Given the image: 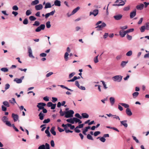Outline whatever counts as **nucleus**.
<instances>
[{
  "label": "nucleus",
  "instance_id": "1a4fd4ad",
  "mask_svg": "<svg viewBox=\"0 0 149 149\" xmlns=\"http://www.w3.org/2000/svg\"><path fill=\"white\" fill-rule=\"evenodd\" d=\"M99 13V10L95 9L92 12H90L89 14V15H93L94 17L96 16Z\"/></svg>",
  "mask_w": 149,
  "mask_h": 149
},
{
  "label": "nucleus",
  "instance_id": "a878e982",
  "mask_svg": "<svg viewBox=\"0 0 149 149\" xmlns=\"http://www.w3.org/2000/svg\"><path fill=\"white\" fill-rule=\"evenodd\" d=\"M52 6L49 2L47 3L45 6L44 8L45 9H47L48 8H51L52 7Z\"/></svg>",
  "mask_w": 149,
  "mask_h": 149
},
{
  "label": "nucleus",
  "instance_id": "052dcab7",
  "mask_svg": "<svg viewBox=\"0 0 149 149\" xmlns=\"http://www.w3.org/2000/svg\"><path fill=\"white\" fill-rule=\"evenodd\" d=\"M127 38L128 40H131L132 39V36L129 35V34H127Z\"/></svg>",
  "mask_w": 149,
  "mask_h": 149
},
{
  "label": "nucleus",
  "instance_id": "e2e57ef3",
  "mask_svg": "<svg viewBox=\"0 0 149 149\" xmlns=\"http://www.w3.org/2000/svg\"><path fill=\"white\" fill-rule=\"evenodd\" d=\"M101 82H102L104 89H107V87L106 85V84L105 82L104 81H101Z\"/></svg>",
  "mask_w": 149,
  "mask_h": 149
},
{
  "label": "nucleus",
  "instance_id": "37998d69",
  "mask_svg": "<svg viewBox=\"0 0 149 149\" xmlns=\"http://www.w3.org/2000/svg\"><path fill=\"white\" fill-rule=\"evenodd\" d=\"M65 112H66V111H64V112L63 111L62 109H61L60 111L59 112L60 116H63L64 115H65Z\"/></svg>",
  "mask_w": 149,
  "mask_h": 149
},
{
  "label": "nucleus",
  "instance_id": "13d9d810",
  "mask_svg": "<svg viewBox=\"0 0 149 149\" xmlns=\"http://www.w3.org/2000/svg\"><path fill=\"white\" fill-rule=\"evenodd\" d=\"M2 110L4 111H6L7 110V108L4 105L1 106Z\"/></svg>",
  "mask_w": 149,
  "mask_h": 149
},
{
  "label": "nucleus",
  "instance_id": "a18cd8bd",
  "mask_svg": "<svg viewBox=\"0 0 149 149\" xmlns=\"http://www.w3.org/2000/svg\"><path fill=\"white\" fill-rule=\"evenodd\" d=\"M18 7L16 5H15L12 7V9L13 10L17 11L18 10Z\"/></svg>",
  "mask_w": 149,
  "mask_h": 149
},
{
  "label": "nucleus",
  "instance_id": "2f4dec72",
  "mask_svg": "<svg viewBox=\"0 0 149 149\" xmlns=\"http://www.w3.org/2000/svg\"><path fill=\"white\" fill-rule=\"evenodd\" d=\"M119 34L120 35V36L121 37H124L126 35L125 34L124 32L123 31V30H120L119 31Z\"/></svg>",
  "mask_w": 149,
  "mask_h": 149
},
{
  "label": "nucleus",
  "instance_id": "09e8293b",
  "mask_svg": "<svg viewBox=\"0 0 149 149\" xmlns=\"http://www.w3.org/2000/svg\"><path fill=\"white\" fill-rule=\"evenodd\" d=\"M75 74V72H73L70 73L69 74V79L71 78L72 77H73Z\"/></svg>",
  "mask_w": 149,
  "mask_h": 149
},
{
  "label": "nucleus",
  "instance_id": "f257e3e1",
  "mask_svg": "<svg viewBox=\"0 0 149 149\" xmlns=\"http://www.w3.org/2000/svg\"><path fill=\"white\" fill-rule=\"evenodd\" d=\"M74 113V112L72 110H69L68 111H66L65 117L67 118L72 117Z\"/></svg>",
  "mask_w": 149,
  "mask_h": 149
},
{
  "label": "nucleus",
  "instance_id": "f8f14e48",
  "mask_svg": "<svg viewBox=\"0 0 149 149\" xmlns=\"http://www.w3.org/2000/svg\"><path fill=\"white\" fill-rule=\"evenodd\" d=\"M136 15V10L135 9L134 10L130 12V18H133Z\"/></svg>",
  "mask_w": 149,
  "mask_h": 149
},
{
  "label": "nucleus",
  "instance_id": "5701e85b",
  "mask_svg": "<svg viewBox=\"0 0 149 149\" xmlns=\"http://www.w3.org/2000/svg\"><path fill=\"white\" fill-rule=\"evenodd\" d=\"M3 122L5 123L9 127H12L13 124H12L9 121L4 120Z\"/></svg>",
  "mask_w": 149,
  "mask_h": 149
},
{
  "label": "nucleus",
  "instance_id": "9d476101",
  "mask_svg": "<svg viewBox=\"0 0 149 149\" xmlns=\"http://www.w3.org/2000/svg\"><path fill=\"white\" fill-rule=\"evenodd\" d=\"M28 49L29 57L33 58H34L35 57L32 55V52L31 47H28Z\"/></svg>",
  "mask_w": 149,
  "mask_h": 149
},
{
  "label": "nucleus",
  "instance_id": "58836bf2",
  "mask_svg": "<svg viewBox=\"0 0 149 149\" xmlns=\"http://www.w3.org/2000/svg\"><path fill=\"white\" fill-rule=\"evenodd\" d=\"M140 31L141 32H143L145 31V30L146 29V26H142L140 28Z\"/></svg>",
  "mask_w": 149,
  "mask_h": 149
},
{
  "label": "nucleus",
  "instance_id": "864d4df0",
  "mask_svg": "<svg viewBox=\"0 0 149 149\" xmlns=\"http://www.w3.org/2000/svg\"><path fill=\"white\" fill-rule=\"evenodd\" d=\"M28 21L27 18H25L23 21V24H24L26 25L28 24Z\"/></svg>",
  "mask_w": 149,
  "mask_h": 149
},
{
  "label": "nucleus",
  "instance_id": "7ed1b4c3",
  "mask_svg": "<svg viewBox=\"0 0 149 149\" xmlns=\"http://www.w3.org/2000/svg\"><path fill=\"white\" fill-rule=\"evenodd\" d=\"M45 27V26L44 24H41L36 29L35 31L38 32L40 31L41 30H44Z\"/></svg>",
  "mask_w": 149,
  "mask_h": 149
},
{
  "label": "nucleus",
  "instance_id": "20e7f679",
  "mask_svg": "<svg viewBox=\"0 0 149 149\" xmlns=\"http://www.w3.org/2000/svg\"><path fill=\"white\" fill-rule=\"evenodd\" d=\"M38 149H50V146L47 143H46L45 145L42 144L39 146Z\"/></svg>",
  "mask_w": 149,
  "mask_h": 149
},
{
  "label": "nucleus",
  "instance_id": "b1692460",
  "mask_svg": "<svg viewBox=\"0 0 149 149\" xmlns=\"http://www.w3.org/2000/svg\"><path fill=\"white\" fill-rule=\"evenodd\" d=\"M109 100L111 105H113L115 102V99L113 97H111L109 98Z\"/></svg>",
  "mask_w": 149,
  "mask_h": 149
},
{
  "label": "nucleus",
  "instance_id": "bf43d9fd",
  "mask_svg": "<svg viewBox=\"0 0 149 149\" xmlns=\"http://www.w3.org/2000/svg\"><path fill=\"white\" fill-rule=\"evenodd\" d=\"M84 124H79L78 126L76 127V128H82L84 126Z\"/></svg>",
  "mask_w": 149,
  "mask_h": 149
},
{
  "label": "nucleus",
  "instance_id": "f03ea898",
  "mask_svg": "<svg viewBox=\"0 0 149 149\" xmlns=\"http://www.w3.org/2000/svg\"><path fill=\"white\" fill-rule=\"evenodd\" d=\"M123 77L120 75H118L113 77L112 79L114 81L120 82L122 79Z\"/></svg>",
  "mask_w": 149,
  "mask_h": 149
},
{
  "label": "nucleus",
  "instance_id": "de8ad7c7",
  "mask_svg": "<svg viewBox=\"0 0 149 149\" xmlns=\"http://www.w3.org/2000/svg\"><path fill=\"white\" fill-rule=\"evenodd\" d=\"M132 54V51L131 50H130L127 53L126 55L127 56H130Z\"/></svg>",
  "mask_w": 149,
  "mask_h": 149
},
{
  "label": "nucleus",
  "instance_id": "c03bdc74",
  "mask_svg": "<svg viewBox=\"0 0 149 149\" xmlns=\"http://www.w3.org/2000/svg\"><path fill=\"white\" fill-rule=\"evenodd\" d=\"M1 70L4 72H8V70L6 68H3L1 69Z\"/></svg>",
  "mask_w": 149,
  "mask_h": 149
},
{
  "label": "nucleus",
  "instance_id": "423d86ee",
  "mask_svg": "<svg viewBox=\"0 0 149 149\" xmlns=\"http://www.w3.org/2000/svg\"><path fill=\"white\" fill-rule=\"evenodd\" d=\"M46 105V104L43 102H40L38 103L37 105V107L38 108V111H40V109H43V108H44V107H45Z\"/></svg>",
  "mask_w": 149,
  "mask_h": 149
},
{
  "label": "nucleus",
  "instance_id": "72a5a7b5",
  "mask_svg": "<svg viewBox=\"0 0 149 149\" xmlns=\"http://www.w3.org/2000/svg\"><path fill=\"white\" fill-rule=\"evenodd\" d=\"M68 127L70 128V129L73 130L75 128V126L74 125H72L70 123L67 124Z\"/></svg>",
  "mask_w": 149,
  "mask_h": 149
},
{
  "label": "nucleus",
  "instance_id": "6e6d98bb",
  "mask_svg": "<svg viewBox=\"0 0 149 149\" xmlns=\"http://www.w3.org/2000/svg\"><path fill=\"white\" fill-rule=\"evenodd\" d=\"M100 134V131L95 132L94 133V135L95 136H97Z\"/></svg>",
  "mask_w": 149,
  "mask_h": 149
},
{
  "label": "nucleus",
  "instance_id": "5fc2aeb1",
  "mask_svg": "<svg viewBox=\"0 0 149 149\" xmlns=\"http://www.w3.org/2000/svg\"><path fill=\"white\" fill-rule=\"evenodd\" d=\"M91 127L90 126H88V127H85L84 131H85L86 132H87L88 129H90Z\"/></svg>",
  "mask_w": 149,
  "mask_h": 149
},
{
  "label": "nucleus",
  "instance_id": "412c9836",
  "mask_svg": "<svg viewBox=\"0 0 149 149\" xmlns=\"http://www.w3.org/2000/svg\"><path fill=\"white\" fill-rule=\"evenodd\" d=\"M74 117L72 118H71L70 119H67L66 120V121L68 122L71 123L72 124H73L74 123Z\"/></svg>",
  "mask_w": 149,
  "mask_h": 149
},
{
  "label": "nucleus",
  "instance_id": "c85d7f7f",
  "mask_svg": "<svg viewBox=\"0 0 149 149\" xmlns=\"http://www.w3.org/2000/svg\"><path fill=\"white\" fill-rule=\"evenodd\" d=\"M119 104H121L125 108H128L129 107V105L127 104L123 103H120Z\"/></svg>",
  "mask_w": 149,
  "mask_h": 149
},
{
  "label": "nucleus",
  "instance_id": "c9c22d12",
  "mask_svg": "<svg viewBox=\"0 0 149 149\" xmlns=\"http://www.w3.org/2000/svg\"><path fill=\"white\" fill-rule=\"evenodd\" d=\"M29 19L31 21H34L36 19V18L33 16H31L29 17Z\"/></svg>",
  "mask_w": 149,
  "mask_h": 149
},
{
  "label": "nucleus",
  "instance_id": "69168bd1",
  "mask_svg": "<svg viewBox=\"0 0 149 149\" xmlns=\"http://www.w3.org/2000/svg\"><path fill=\"white\" fill-rule=\"evenodd\" d=\"M52 102L54 103H55L58 100V99L56 97H52Z\"/></svg>",
  "mask_w": 149,
  "mask_h": 149
},
{
  "label": "nucleus",
  "instance_id": "393cba45",
  "mask_svg": "<svg viewBox=\"0 0 149 149\" xmlns=\"http://www.w3.org/2000/svg\"><path fill=\"white\" fill-rule=\"evenodd\" d=\"M74 122L75 123H78L79 124H80L82 123V121L81 120L79 119V118H77L74 117Z\"/></svg>",
  "mask_w": 149,
  "mask_h": 149
},
{
  "label": "nucleus",
  "instance_id": "dca6fc26",
  "mask_svg": "<svg viewBox=\"0 0 149 149\" xmlns=\"http://www.w3.org/2000/svg\"><path fill=\"white\" fill-rule=\"evenodd\" d=\"M144 6V5L143 3H141L139 5H137L136 7V8L138 10H141L143 9Z\"/></svg>",
  "mask_w": 149,
  "mask_h": 149
},
{
  "label": "nucleus",
  "instance_id": "49530a36",
  "mask_svg": "<svg viewBox=\"0 0 149 149\" xmlns=\"http://www.w3.org/2000/svg\"><path fill=\"white\" fill-rule=\"evenodd\" d=\"M50 121V119L49 118H47L46 119H45L43 121V123H47L49 122Z\"/></svg>",
  "mask_w": 149,
  "mask_h": 149
},
{
  "label": "nucleus",
  "instance_id": "9b49d317",
  "mask_svg": "<svg viewBox=\"0 0 149 149\" xmlns=\"http://www.w3.org/2000/svg\"><path fill=\"white\" fill-rule=\"evenodd\" d=\"M12 117L14 122H16L18 120L19 116L17 114L13 113L12 114Z\"/></svg>",
  "mask_w": 149,
  "mask_h": 149
},
{
  "label": "nucleus",
  "instance_id": "603ef678",
  "mask_svg": "<svg viewBox=\"0 0 149 149\" xmlns=\"http://www.w3.org/2000/svg\"><path fill=\"white\" fill-rule=\"evenodd\" d=\"M31 13V12L30 10H27L26 12V15L27 16H29L30 15Z\"/></svg>",
  "mask_w": 149,
  "mask_h": 149
},
{
  "label": "nucleus",
  "instance_id": "338daca9",
  "mask_svg": "<svg viewBox=\"0 0 149 149\" xmlns=\"http://www.w3.org/2000/svg\"><path fill=\"white\" fill-rule=\"evenodd\" d=\"M53 74V72H51L47 73L46 74V76L47 77H48L50 76L51 75H52Z\"/></svg>",
  "mask_w": 149,
  "mask_h": 149
},
{
  "label": "nucleus",
  "instance_id": "a211bd4d",
  "mask_svg": "<svg viewBox=\"0 0 149 149\" xmlns=\"http://www.w3.org/2000/svg\"><path fill=\"white\" fill-rule=\"evenodd\" d=\"M55 127L54 126L52 127L50 130V131L51 133L54 136L56 135V132L55 131Z\"/></svg>",
  "mask_w": 149,
  "mask_h": 149
},
{
  "label": "nucleus",
  "instance_id": "39448f33",
  "mask_svg": "<svg viewBox=\"0 0 149 149\" xmlns=\"http://www.w3.org/2000/svg\"><path fill=\"white\" fill-rule=\"evenodd\" d=\"M97 26L95 27V28H97V31H99L101 30L102 28L105 27L106 26V24L104 22H102L100 25H97Z\"/></svg>",
  "mask_w": 149,
  "mask_h": 149
},
{
  "label": "nucleus",
  "instance_id": "ddd939ff",
  "mask_svg": "<svg viewBox=\"0 0 149 149\" xmlns=\"http://www.w3.org/2000/svg\"><path fill=\"white\" fill-rule=\"evenodd\" d=\"M123 15L121 14H118L113 16L114 19L116 20H119L121 19Z\"/></svg>",
  "mask_w": 149,
  "mask_h": 149
},
{
  "label": "nucleus",
  "instance_id": "f704fd0d",
  "mask_svg": "<svg viewBox=\"0 0 149 149\" xmlns=\"http://www.w3.org/2000/svg\"><path fill=\"white\" fill-rule=\"evenodd\" d=\"M139 95L138 92H134L132 94V96L134 98H136Z\"/></svg>",
  "mask_w": 149,
  "mask_h": 149
},
{
  "label": "nucleus",
  "instance_id": "cd10ccee",
  "mask_svg": "<svg viewBox=\"0 0 149 149\" xmlns=\"http://www.w3.org/2000/svg\"><path fill=\"white\" fill-rule=\"evenodd\" d=\"M14 81H15L17 84H20L22 82V81L20 79L16 78L14 80Z\"/></svg>",
  "mask_w": 149,
  "mask_h": 149
},
{
  "label": "nucleus",
  "instance_id": "4be33fe9",
  "mask_svg": "<svg viewBox=\"0 0 149 149\" xmlns=\"http://www.w3.org/2000/svg\"><path fill=\"white\" fill-rule=\"evenodd\" d=\"M127 121V120H124L120 122L121 124L123 125L125 128L127 127L128 126L127 124L126 123Z\"/></svg>",
  "mask_w": 149,
  "mask_h": 149
},
{
  "label": "nucleus",
  "instance_id": "7c9ffc66",
  "mask_svg": "<svg viewBox=\"0 0 149 149\" xmlns=\"http://www.w3.org/2000/svg\"><path fill=\"white\" fill-rule=\"evenodd\" d=\"M81 115L83 118H88L89 117V115L86 113H83Z\"/></svg>",
  "mask_w": 149,
  "mask_h": 149
},
{
  "label": "nucleus",
  "instance_id": "c756f323",
  "mask_svg": "<svg viewBox=\"0 0 149 149\" xmlns=\"http://www.w3.org/2000/svg\"><path fill=\"white\" fill-rule=\"evenodd\" d=\"M39 3V1L38 0H35L31 2V3L32 5H35L38 4Z\"/></svg>",
  "mask_w": 149,
  "mask_h": 149
},
{
  "label": "nucleus",
  "instance_id": "a19ab883",
  "mask_svg": "<svg viewBox=\"0 0 149 149\" xmlns=\"http://www.w3.org/2000/svg\"><path fill=\"white\" fill-rule=\"evenodd\" d=\"M9 101L11 103H12L14 104L15 103H16V102L15 101V99L14 98H12L11 99V100H9Z\"/></svg>",
  "mask_w": 149,
  "mask_h": 149
},
{
  "label": "nucleus",
  "instance_id": "774afa93",
  "mask_svg": "<svg viewBox=\"0 0 149 149\" xmlns=\"http://www.w3.org/2000/svg\"><path fill=\"white\" fill-rule=\"evenodd\" d=\"M50 144L52 147H54L55 146L54 141L53 140H52L50 142Z\"/></svg>",
  "mask_w": 149,
  "mask_h": 149
},
{
  "label": "nucleus",
  "instance_id": "f3484780",
  "mask_svg": "<svg viewBox=\"0 0 149 149\" xmlns=\"http://www.w3.org/2000/svg\"><path fill=\"white\" fill-rule=\"evenodd\" d=\"M43 6L41 4L36 5L35 6V9L36 10H41L43 8Z\"/></svg>",
  "mask_w": 149,
  "mask_h": 149
},
{
  "label": "nucleus",
  "instance_id": "0e129e2a",
  "mask_svg": "<svg viewBox=\"0 0 149 149\" xmlns=\"http://www.w3.org/2000/svg\"><path fill=\"white\" fill-rule=\"evenodd\" d=\"M10 85L8 84H6L5 85V89L6 90L9 88Z\"/></svg>",
  "mask_w": 149,
  "mask_h": 149
},
{
  "label": "nucleus",
  "instance_id": "6e6552de",
  "mask_svg": "<svg viewBox=\"0 0 149 149\" xmlns=\"http://www.w3.org/2000/svg\"><path fill=\"white\" fill-rule=\"evenodd\" d=\"M80 7L79 6H78L73 10L70 14L69 15V13H67V15L68 17H69L71 15H72L76 13L80 9Z\"/></svg>",
  "mask_w": 149,
  "mask_h": 149
},
{
  "label": "nucleus",
  "instance_id": "680f3d73",
  "mask_svg": "<svg viewBox=\"0 0 149 149\" xmlns=\"http://www.w3.org/2000/svg\"><path fill=\"white\" fill-rule=\"evenodd\" d=\"M45 132L47 134V136L48 137H50L51 136V134L49 131H45Z\"/></svg>",
  "mask_w": 149,
  "mask_h": 149
},
{
  "label": "nucleus",
  "instance_id": "4c0bfd02",
  "mask_svg": "<svg viewBox=\"0 0 149 149\" xmlns=\"http://www.w3.org/2000/svg\"><path fill=\"white\" fill-rule=\"evenodd\" d=\"M3 104L4 105L7 107H10V105H9V103L6 101H4L3 102Z\"/></svg>",
  "mask_w": 149,
  "mask_h": 149
},
{
  "label": "nucleus",
  "instance_id": "2eb2a0df",
  "mask_svg": "<svg viewBox=\"0 0 149 149\" xmlns=\"http://www.w3.org/2000/svg\"><path fill=\"white\" fill-rule=\"evenodd\" d=\"M54 5L55 6H61V2L60 1L58 0H56L54 1V4L52 5V6Z\"/></svg>",
  "mask_w": 149,
  "mask_h": 149
},
{
  "label": "nucleus",
  "instance_id": "79ce46f5",
  "mask_svg": "<svg viewBox=\"0 0 149 149\" xmlns=\"http://www.w3.org/2000/svg\"><path fill=\"white\" fill-rule=\"evenodd\" d=\"M87 138L89 140H93V138L92 136L89 134H88L87 135Z\"/></svg>",
  "mask_w": 149,
  "mask_h": 149
},
{
  "label": "nucleus",
  "instance_id": "473e14b6",
  "mask_svg": "<svg viewBox=\"0 0 149 149\" xmlns=\"http://www.w3.org/2000/svg\"><path fill=\"white\" fill-rule=\"evenodd\" d=\"M97 139H99L100 140L103 142H104L105 141H106V139L103 137H98L97 138Z\"/></svg>",
  "mask_w": 149,
  "mask_h": 149
},
{
  "label": "nucleus",
  "instance_id": "6ab92c4d",
  "mask_svg": "<svg viewBox=\"0 0 149 149\" xmlns=\"http://www.w3.org/2000/svg\"><path fill=\"white\" fill-rule=\"evenodd\" d=\"M45 116L44 114L42 111L38 115L39 119L41 120H42L43 119Z\"/></svg>",
  "mask_w": 149,
  "mask_h": 149
},
{
  "label": "nucleus",
  "instance_id": "4d7b16f0",
  "mask_svg": "<svg viewBox=\"0 0 149 149\" xmlns=\"http://www.w3.org/2000/svg\"><path fill=\"white\" fill-rule=\"evenodd\" d=\"M56 104H53L52 103V104L51 106V109H54L56 108Z\"/></svg>",
  "mask_w": 149,
  "mask_h": 149
},
{
  "label": "nucleus",
  "instance_id": "e433bc0d",
  "mask_svg": "<svg viewBox=\"0 0 149 149\" xmlns=\"http://www.w3.org/2000/svg\"><path fill=\"white\" fill-rule=\"evenodd\" d=\"M40 24V22L38 21H36L34 23L33 25V26H39Z\"/></svg>",
  "mask_w": 149,
  "mask_h": 149
},
{
  "label": "nucleus",
  "instance_id": "3c124183",
  "mask_svg": "<svg viewBox=\"0 0 149 149\" xmlns=\"http://www.w3.org/2000/svg\"><path fill=\"white\" fill-rule=\"evenodd\" d=\"M146 29L147 30H149V23L147 22L145 24Z\"/></svg>",
  "mask_w": 149,
  "mask_h": 149
},
{
  "label": "nucleus",
  "instance_id": "4468645a",
  "mask_svg": "<svg viewBox=\"0 0 149 149\" xmlns=\"http://www.w3.org/2000/svg\"><path fill=\"white\" fill-rule=\"evenodd\" d=\"M125 0V1H120V2H119V4H113V6H124L125 3V2H126V1L125 0Z\"/></svg>",
  "mask_w": 149,
  "mask_h": 149
},
{
  "label": "nucleus",
  "instance_id": "aec40b11",
  "mask_svg": "<svg viewBox=\"0 0 149 149\" xmlns=\"http://www.w3.org/2000/svg\"><path fill=\"white\" fill-rule=\"evenodd\" d=\"M125 111L126 114L129 116H131L132 114V112L129 108H127Z\"/></svg>",
  "mask_w": 149,
  "mask_h": 149
},
{
  "label": "nucleus",
  "instance_id": "8fccbe9b",
  "mask_svg": "<svg viewBox=\"0 0 149 149\" xmlns=\"http://www.w3.org/2000/svg\"><path fill=\"white\" fill-rule=\"evenodd\" d=\"M99 56V55H98L97 56H96L94 58V61L95 63H97L98 62V57Z\"/></svg>",
  "mask_w": 149,
  "mask_h": 149
},
{
  "label": "nucleus",
  "instance_id": "0eeeda50",
  "mask_svg": "<svg viewBox=\"0 0 149 149\" xmlns=\"http://www.w3.org/2000/svg\"><path fill=\"white\" fill-rule=\"evenodd\" d=\"M67 52H66L64 54V58L65 61H67L68 60V56L69 55L68 53L70 52V48L69 47H68L67 49Z\"/></svg>",
  "mask_w": 149,
  "mask_h": 149
},
{
  "label": "nucleus",
  "instance_id": "bb28decb",
  "mask_svg": "<svg viewBox=\"0 0 149 149\" xmlns=\"http://www.w3.org/2000/svg\"><path fill=\"white\" fill-rule=\"evenodd\" d=\"M128 61H122L120 64V66L121 67L123 68L126 65V64L128 63Z\"/></svg>",
  "mask_w": 149,
  "mask_h": 149
},
{
  "label": "nucleus",
  "instance_id": "ea45409f",
  "mask_svg": "<svg viewBox=\"0 0 149 149\" xmlns=\"http://www.w3.org/2000/svg\"><path fill=\"white\" fill-rule=\"evenodd\" d=\"M46 26L47 28H49L51 27V25L50 24V21H49L46 22Z\"/></svg>",
  "mask_w": 149,
  "mask_h": 149
}]
</instances>
